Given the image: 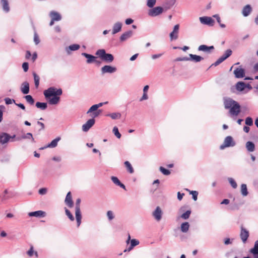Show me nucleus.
<instances>
[{
	"instance_id": "19",
	"label": "nucleus",
	"mask_w": 258,
	"mask_h": 258,
	"mask_svg": "<svg viewBox=\"0 0 258 258\" xmlns=\"http://www.w3.org/2000/svg\"><path fill=\"white\" fill-rule=\"evenodd\" d=\"M1 5L4 12L8 13L10 11L8 0H1Z\"/></svg>"
},
{
	"instance_id": "41",
	"label": "nucleus",
	"mask_w": 258,
	"mask_h": 258,
	"mask_svg": "<svg viewBox=\"0 0 258 258\" xmlns=\"http://www.w3.org/2000/svg\"><path fill=\"white\" fill-rule=\"evenodd\" d=\"M124 165L127 168V170L130 173H133L134 172V169L131 164V163L128 161H125L124 162Z\"/></svg>"
},
{
	"instance_id": "39",
	"label": "nucleus",
	"mask_w": 258,
	"mask_h": 258,
	"mask_svg": "<svg viewBox=\"0 0 258 258\" xmlns=\"http://www.w3.org/2000/svg\"><path fill=\"white\" fill-rule=\"evenodd\" d=\"M108 116H110L112 119H119L121 117V114L118 112L109 113L107 115Z\"/></svg>"
},
{
	"instance_id": "6",
	"label": "nucleus",
	"mask_w": 258,
	"mask_h": 258,
	"mask_svg": "<svg viewBox=\"0 0 258 258\" xmlns=\"http://www.w3.org/2000/svg\"><path fill=\"white\" fill-rule=\"evenodd\" d=\"M200 22L202 24L207 25L210 26H212L214 24V20L209 17H202L199 18Z\"/></svg>"
},
{
	"instance_id": "13",
	"label": "nucleus",
	"mask_w": 258,
	"mask_h": 258,
	"mask_svg": "<svg viewBox=\"0 0 258 258\" xmlns=\"http://www.w3.org/2000/svg\"><path fill=\"white\" fill-rule=\"evenodd\" d=\"M152 215L157 221H159L161 219L162 215V211L161 208L159 207H157Z\"/></svg>"
},
{
	"instance_id": "35",
	"label": "nucleus",
	"mask_w": 258,
	"mask_h": 258,
	"mask_svg": "<svg viewBox=\"0 0 258 258\" xmlns=\"http://www.w3.org/2000/svg\"><path fill=\"white\" fill-rule=\"evenodd\" d=\"M189 227V224L188 222H184L181 225V231L182 232H187Z\"/></svg>"
},
{
	"instance_id": "48",
	"label": "nucleus",
	"mask_w": 258,
	"mask_h": 258,
	"mask_svg": "<svg viewBox=\"0 0 258 258\" xmlns=\"http://www.w3.org/2000/svg\"><path fill=\"white\" fill-rule=\"evenodd\" d=\"M190 213H191V211L188 210V211H186L185 213H184L183 214H182L181 216V217L183 219H187L189 218Z\"/></svg>"
},
{
	"instance_id": "51",
	"label": "nucleus",
	"mask_w": 258,
	"mask_h": 258,
	"mask_svg": "<svg viewBox=\"0 0 258 258\" xmlns=\"http://www.w3.org/2000/svg\"><path fill=\"white\" fill-rule=\"evenodd\" d=\"M232 54V51L230 49H227L225 51L224 54L222 55L225 59L229 57Z\"/></svg>"
},
{
	"instance_id": "59",
	"label": "nucleus",
	"mask_w": 258,
	"mask_h": 258,
	"mask_svg": "<svg viewBox=\"0 0 258 258\" xmlns=\"http://www.w3.org/2000/svg\"><path fill=\"white\" fill-rule=\"evenodd\" d=\"M5 109V106L3 105H0V122L2 121L3 119V110Z\"/></svg>"
},
{
	"instance_id": "26",
	"label": "nucleus",
	"mask_w": 258,
	"mask_h": 258,
	"mask_svg": "<svg viewBox=\"0 0 258 258\" xmlns=\"http://www.w3.org/2000/svg\"><path fill=\"white\" fill-rule=\"evenodd\" d=\"M189 60L193 61L195 62H200L204 59L203 57L196 54H189Z\"/></svg>"
},
{
	"instance_id": "53",
	"label": "nucleus",
	"mask_w": 258,
	"mask_h": 258,
	"mask_svg": "<svg viewBox=\"0 0 258 258\" xmlns=\"http://www.w3.org/2000/svg\"><path fill=\"white\" fill-rule=\"evenodd\" d=\"M139 241L136 239H132L131 240V245L133 246L134 247L139 245Z\"/></svg>"
},
{
	"instance_id": "38",
	"label": "nucleus",
	"mask_w": 258,
	"mask_h": 258,
	"mask_svg": "<svg viewBox=\"0 0 258 258\" xmlns=\"http://www.w3.org/2000/svg\"><path fill=\"white\" fill-rule=\"evenodd\" d=\"M36 106L41 110H45L47 108V104L46 103L37 102L36 103Z\"/></svg>"
},
{
	"instance_id": "33",
	"label": "nucleus",
	"mask_w": 258,
	"mask_h": 258,
	"mask_svg": "<svg viewBox=\"0 0 258 258\" xmlns=\"http://www.w3.org/2000/svg\"><path fill=\"white\" fill-rule=\"evenodd\" d=\"M246 88V84L243 82H238L236 84V89L239 91H242Z\"/></svg>"
},
{
	"instance_id": "47",
	"label": "nucleus",
	"mask_w": 258,
	"mask_h": 258,
	"mask_svg": "<svg viewBox=\"0 0 258 258\" xmlns=\"http://www.w3.org/2000/svg\"><path fill=\"white\" fill-rule=\"evenodd\" d=\"M65 212L66 214L67 215V216L69 217L70 220L72 221L74 220V217L73 215L71 214V212L68 209L66 208Z\"/></svg>"
},
{
	"instance_id": "7",
	"label": "nucleus",
	"mask_w": 258,
	"mask_h": 258,
	"mask_svg": "<svg viewBox=\"0 0 258 258\" xmlns=\"http://www.w3.org/2000/svg\"><path fill=\"white\" fill-rule=\"evenodd\" d=\"M179 28V26L178 24L175 25L174 26L173 31L169 34V37L171 40H176L178 38Z\"/></svg>"
},
{
	"instance_id": "36",
	"label": "nucleus",
	"mask_w": 258,
	"mask_h": 258,
	"mask_svg": "<svg viewBox=\"0 0 258 258\" xmlns=\"http://www.w3.org/2000/svg\"><path fill=\"white\" fill-rule=\"evenodd\" d=\"M21 139H31L33 142H34V139L33 137V136L32 135L31 133H27L25 135H24L23 136H22L21 138H17V140L18 141H19L21 140Z\"/></svg>"
},
{
	"instance_id": "61",
	"label": "nucleus",
	"mask_w": 258,
	"mask_h": 258,
	"mask_svg": "<svg viewBox=\"0 0 258 258\" xmlns=\"http://www.w3.org/2000/svg\"><path fill=\"white\" fill-rule=\"evenodd\" d=\"M148 98V96L147 93H143V95L142 98L140 99V101H142L143 100H147Z\"/></svg>"
},
{
	"instance_id": "22",
	"label": "nucleus",
	"mask_w": 258,
	"mask_h": 258,
	"mask_svg": "<svg viewBox=\"0 0 258 258\" xmlns=\"http://www.w3.org/2000/svg\"><path fill=\"white\" fill-rule=\"evenodd\" d=\"M49 16L53 20L55 21H59L61 19V16L60 14L55 11H51L49 13Z\"/></svg>"
},
{
	"instance_id": "1",
	"label": "nucleus",
	"mask_w": 258,
	"mask_h": 258,
	"mask_svg": "<svg viewBox=\"0 0 258 258\" xmlns=\"http://www.w3.org/2000/svg\"><path fill=\"white\" fill-rule=\"evenodd\" d=\"M62 93L61 89H57L54 87H50L43 92L45 98L51 105H56L59 103L60 100L59 96Z\"/></svg>"
},
{
	"instance_id": "20",
	"label": "nucleus",
	"mask_w": 258,
	"mask_h": 258,
	"mask_svg": "<svg viewBox=\"0 0 258 258\" xmlns=\"http://www.w3.org/2000/svg\"><path fill=\"white\" fill-rule=\"evenodd\" d=\"M107 103L108 102L106 101L104 102H101L98 104L92 105L87 111V114L91 113L92 112L97 110L98 108L102 106L104 104H107Z\"/></svg>"
},
{
	"instance_id": "21",
	"label": "nucleus",
	"mask_w": 258,
	"mask_h": 258,
	"mask_svg": "<svg viewBox=\"0 0 258 258\" xmlns=\"http://www.w3.org/2000/svg\"><path fill=\"white\" fill-rule=\"evenodd\" d=\"M60 140V138L57 137V138H55V139H54L53 140H52L50 142V143L48 144L46 146L41 148V149H44L47 148H54L57 146V143Z\"/></svg>"
},
{
	"instance_id": "18",
	"label": "nucleus",
	"mask_w": 258,
	"mask_h": 258,
	"mask_svg": "<svg viewBox=\"0 0 258 258\" xmlns=\"http://www.w3.org/2000/svg\"><path fill=\"white\" fill-rule=\"evenodd\" d=\"M249 252L253 255V258H258V240L255 241L254 246L249 250Z\"/></svg>"
},
{
	"instance_id": "32",
	"label": "nucleus",
	"mask_w": 258,
	"mask_h": 258,
	"mask_svg": "<svg viewBox=\"0 0 258 258\" xmlns=\"http://www.w3.org/2000/svg\"><path fill=\"white\" fill-rule=\"evenodd\" d=\"M80 45L79 44H72L70 45L68 47L66 48V51L68 53H70V51H75L80 48Z\"/></svg>"
},
{
	"instance_id": "15",
	"label": "nucleus",
	"mask_w": 258,
	"mask_h": 258,
	"mask_svg": "<svg viewBox=\"0 0 258 258\" xmlns=\"http://www.w3.org/2000/svg\"><path fill=\"white\" fill-rule=\"evenodd\" d=\"M133 34V32L132 30H129L124 33H122L120 37V41L121 42H124L130 38Z\"/></svg>"
},
{
	"instance_id": "25",
	"label": "nucleus",
	"mask_w": 258,
	"mask_h": 258,
	"mask_svg": "<svg viewBox=\"0 0 258 258\" xmlns=\"http://www.w3.org/2000/svg\"><path fill=\"white\" fill-rule=\"evenodd\" d=\"M29 216L30 217H43L45 216V213L42 211H37L29 213Z\"/></svg>"
},
{
	"instance_id": "3",
	"label": "nucleus",
	"mask_w": 258,
	"mask_h": 258,
	"mask_svg": "<svg viewBox=\"0 0 258 258\" xmlns=\"http://www.w3.org/2000/svg\"><path fill=\"white\" fill-rule=\"evenodd\" d=\"M235 145V142L233 140V138L231 136H227L226 137L223 143L220 145V149L221 150H223L225 148L229 147H233Z\"/></svg>"
},
{
	"instance_id": "23",
	"label": "nucleus",
	"mask_w": 258,
	"mask_h": 258,
	"mask_svg": "<svg viewBox=\"0 0 258 258\" xmlns=\"http://www.w3.org/2000/svg\"><path fill=\"white\" fill-rule=\"evenodd\" d=\"M21 91L24 94H27L29 92V84L27 82H23L21 87Z\"/></svg>"
},
{
	"instance_id": "28",
	"label": "nucleus",
	"mask_w": 258,
	"mask_h": 258,
	"mask_svg": "<svg viewBox=\"0 0 258 258\" xmlns=\"http://www.w3.org/2000/svg\"><path fill=\"white\" fill-rule=\"evenodd\" d=\"M27 254L29 257H32L33 255L37 258L38 257V253L37 251L34 250V247L32 245H31L29 249L27 251Z\"/></svg>"
},
{
	"instance_id": "46",
	"label": "nucleus",
	"mask_w": 258,
	"mask_h": 258,
	"mask_svg": "<svg viewBox=\"0 0 258 258\" xmlns=\"http://www.w3.org/2000/svg\"><path fill=\"white\" fill-rule=\"evenodd\" d=\"M159 170L164 175H168L170 174V171L169 170L166 169L162 166L159 168Z\"/></svg>"
},
{
	"instance_id": "2",
	"label": "nucleus",
	"mask_w": 258,
	"mask_h": 258,
	"mask_svg": "<svg viewBox=\"0 0 258 258\" xmlns=\"http://www.w3.org/2000/svg\"><path fill=\"white\" fill-rule=\"evenodd\" d=\"M96 54L99 56L102 60L107 62H111L114 59L113 56L111 54L106 53L103 49L98 50Z\"/></svg>"
},
{
	"instance_id": "27",
	"label": "nucleus",
	"mask_w": 258,
	"mask_h": 258,
	"mask_svg": "<svg viewBox=\"0 0 258 258\" xmlns=\"http://www.w3.org/2000/svg\"><path fill=\"white\" fill-rule=\"evenodd\" d=\"M66 204L70 207L72 208L73 206V202L72 201L71 192H69L65 199Z\"/></svg>"
},
{
	"instance_id": "58",
	"label": "nucleus",
	"mask_w": 258,
	"mask_h": 258,
	"mask_svg": "<svg viewBox=\"0 0 258 258\" xmlns=\"http://www.w3.org/2000/svg\"><path fill=\"white\" fill-rule=\"evenodd\" d=\"M22 68L24 70V71L25 72H26L28 71L29 69V64L28 62H24L22 64Z\"/></svg>"
},
{
	"instance_id": "9",
	"label": "nucleus",
	"mask_w": 258,
	"mask_h": 258,
	"mask_svg": "<svg viewBox=\"0 0 258 258\" xmlns=\"http://www.w3.org/2000/svg\"><path fill=\"white\" fill-rule=\"evenodd\" d=\"M101 73L103 74L105 73H113L116 72V68L111 66H104L101 68Z\"/></svg>"
},
{
	"instance_id": "8",
	"label": "nucleus",
	"mask_w": 258,
	"mask_h": 258,
	"mask_svg": "<svg viewBox=\"0 0 258 258\" xmlns=\"http://www.w3.org/2000/svg\"><path fill=\"white\" fill-rule=\"evenodd\" d=\"M95 119L91 118L89 119L85 124L82 125V130L86 132L94 124Z\"/></svg>"
},
{
	"instance_id": "64",
	"label": "nucleus",
	"mask_w": 258,
	"mask_h": 258,
	"mask_svg": "<svg viewBox=\"0 0 258 258\" xmlns=\"http://www.w3.org/2000/svg\"><path fill=\"white\" fill-rule=\"evenodd\" d=\"M133 22H134V21L133 19H132L131 18H128V19H126L125 24L126 25H130V24H131L132 23H133Z\"/></svg>"
},
{
	"instance_id": "5",
	"label": "nucleus",
	"mask_w": 258,
	"mask_h": 258,
	"mask_svg": "<svg viewBox=\"0 0 258 258\" xmlns=\"http://www.w3.org/2000/svg\"><path fill=\"white\" fill-rule=\"evenodd\" d=\"M228 109L229 110V112L231 116H236L240 112V106L237 102H236Z\"/></svg>"
},
{
	"instance_id": "42",
	"label": "nucleus",
	"mask_w": 258,
	"mask_h": 258,
	"mask_svg": "<svg viewBox=\"0 0 258 258\" xmlns=\"http://www.w3.org/2000/svg\"><path fill=\"white\" fill-rule=\"evenodd\" d=\"M25 98L26 101L28 103H29V104H30L31 105L34 104V100L31 95H26L25 96Z\"/></svg>"
},
{
	"instance_id": "49",
	"label": "nucleus",
	"mask_w": 258,
	"mask_h": 258,
	"mask_svg": "<svg viewBox=\"0 0 258 258\" xmlns=\"http://www.w3.org/2000/svg\"><path fill=\"white\" fill-rule=\"evenodd\" d=\"M107 216L109 221L112 220L114 218L113 212L112 211H108L107 212Z\"/></svg>"
},
{
	"instance_id": "17",
	"label": "nucleus",
	"mask_w": 258,
	"mask_h": 258,
	"mask_svg": "<svg viewBox=\"0 0 258 258\" xmlns=\"http://www.w3.org/2000/svg\"><path fill=\"white\" fill-rule=\"evenodd\" d=\"M122 26V24L121 22H117L115 23L112 27V34L114 35L120 32L121 30Z\"/></svg>"
},
{
	"instance_id": "24",
	"label": "nucleus",
	"mask_w": 258,
	"mask_h": 258,
	"mask_svg": "<svg viewBox=\"0 0 258 258\" xmlns=\"http://www.w3.org/2000/svg\"><path fill=\"white\" fill-rule=\"evenodd\" d=\"M214 47L213 46H208L206 45H201L199 46L198 50L202 51L207 53H210L211 50H213Z\"/></svg>"
},
{
	"instance_id": "34",
	"label": "nucleus",
	"mask_w": 258,
	"mask_h": 258,
	"mask_svg": "<svg viewBox=\"0 0 258 258\" xmlns=\"http://www.w3.org/2000/svg\"><path fill=\"white\" fill-rule=\"evenodd\" d=\"M241 194L243 197H246L248 195V192L247 191V186L245 184H242L241 185Z\"/></svg>"
},
{
	"instance_id": "44",
	"label": "nucleus",
	"mask_w": 258,
	"mask_h": 258,
	"mask_svg": "<svg viewBox=\"0 0 258 258\" xmlns=\"http://www.w3.org/2000/svg\"><path fill=\"white\" fill-rule=\"evenodd\" d=\"M80 203H81V199H78L76 202L75 212H81L80 211Z\"/></svg>"
},
{
	"instance_id": "63",
	"label": "nucleus",
	"mask_w": 258,
	"mask_h": 258,
	"mask_svg": "<svg viewBox=\"0 0 258 258\" xmlns=\"http://www.w3.org/2000/svg\"><path fill=\"white\" fill-rule=\"evenodd\" d=\"M184 194L183 193L181 194L180 192H177V198L179 201H181Z\"/></svg>"
},
{
	"instance_id": "10",
	"label": "nucleus",
	"mask_w": 258,
	"mask_h": 258,
	"mask_svg": "<svg viewBox=\"0 0 258 258\" xmlns=\"http://www.w3.org/2000/svg\"><path fill=\"white\" fill-rule=\"evenodd\" d=\"M240 236L241 240L243 243H245L248 237H249V232L243 227H241V231Z\"/></svg>"
},
{
	"instance_id": "11",
	"label": "nucleus",
	"mask_w": 258,
	"mask_h": 258,
	"mask_svg": "<svg viewBox=\"0 0 258 258\" xmlns=\"http://www.w3.org/2000/svg\"><path fill=\"white\" fill-rule=\"evenodd\" d=\"M11 139V136L6 133H2L0 134V143L2 145L7 144Z\"/></svg>"
},
{
	"instance_id": "16",
	"label": "nucleus",
	"mask_w": 258,
	"mask_h": 258,
	"mask_svg": "<svg viewBox=\"0 0 258 258\" xmlns=\"http://www.w3.org/2000/svg\"><path fill=\"white\" fill-rule=\"evenodd\" d=\"M82 55L85 56L87 59V63H91L93 62H98L96 60V57L88 54L87 53L83 52L82 53Z\"/></svg>"
},
{
	"instance_id": "56",
	"label": "nucleus",
	"mask_w": 258,
	"mask_h": 258,
	"mask_svg": "<svg viewBox=\"0 0 258 258\" xmlns=\"http://www.w3.org/2000/svg\"><path fill=\"white\" fill-rule=\"evenodd\" d=\"M5 103L6 104L9 105L11 104L12 103H15V100L14 99H10L9 98H6L5 99Z\"/></svg>"
},
{
	"instance_id": "43",
	"label": "nucleus",
	"mask_w": 258,
	"mask_h": 258,
	"mask_svg": "<svg viewBox=\"0 0 258 258\" xmlns=\"http://www.w3.org/2000/svg\"><path fill=\"white\" fill-rule=\"evenodd\" d=\"M112 132L118 139L121 138V134L119 133L118 128L116 126L113 127Z\"/></svg>"
},
{
	"instance_id": "54",
	"label": "nucleus",
	"mask_w": 258,
	"mask_h": 258,
	"mask_svg": "<svg viewBox=\"0 0 258 258\" xmlns=\"http://www.w3.org/2000/svg\"><path fill=\"white\" fill-rule=\"evenodd\" d=\"M225 59H224V58L223 57V56H221L219 58H218L215 62V63H214V65L215 66H217L218 65H219V64H220L221 62H222L224 60H225Z\"/></svg>"
},
{
	"instance_id": "31",
	"label": "nucleus",
	"mask_w": 258,
	"mask_h": 258,
	"mask_svg": "<svg viewBox=\"0 0 258 258\" xmlns=\"http://www.w3.org/2000/svg\"><path fill=\"white\" fill-rule=\"evenodd\" d=\"M251 12V8L248 5L245 6L242 10V15L244 17L248 16Z\"/></svg>"
},
{
	"instance_id": "62",
	"label": "nucleus",
	"mask_w": 258,
	"mask_h": 258,
	"mask_svg": "<svg viewBox=\"0 0 258 258\" xmlns=\"http://www.w3.org/2000/svg\"><path fill=\"white\" fill-rule=\"evenodd\" d=\"M177 61H188L189 60V57H179L176 58Z\"/></svg>"
},
{
	"instance_id": "14",
	"label": "nucleus",
	"mask_w": 258,
	"mask_h": 258,
	"mask_svg": "<svg viewBox=\"0 0 258 258\" xmlns=\"http://www.w3.org/2000/svg\"><path fill=\"white\" fill-rule=\"evenodd\" d=\"M236 102L230 98L225 97L223 99L224 105L225 109H228L232 107Z\"/></svg>"
},
{
	"instance_id": "12",
	"label": "nucleus",
	"mask_w": 258,
	"mask_h": 258,
	"mask_svg": "<svg viewBox=\"0 0 258 258\" xmlns=\"http://www.w3.org/2000/svg\"><path fill=\"white\" fill-rule=\"evenodd\" d=\"M235 78H242L245 76V71L241 67L237 68L233 72Z\"/></svg>"
},
{
	"instance_id": "52",
	"label": "nucleus",
	"mask_w": 258,
	"mask_h": 258,
	"mask_svg": "<svg viewBox=\"0 0 258 258\" xmlns=\"http://www.w3.org/2000/svg\"><path fill=\"white\" fill-rule=\"evenodd\" d=\"M245 124L247 125L251 126L253 124V120L251 117H247L245 119Z\"/></svg>"
},
{
	"instance_id": "55",
	"label": "nucleus",
	"mask_w": 258,
	"mask_h": 258,
	"mask_svg": "<svg viewBox=\"0 0 258 258\" xmlns=\"http://www.w3.org/2000/svg\"><path fill=\"white\" fill-rule=\"evenodd\" d=\"M34 41L35 44L37 45L39 43L40 40L38 35H37L36 32L34 33Z\"/></svg>"
},
{
	"instance_id": "30",
	"label": "nucleus",
	"mask_w": 258,
	"mask_h": 258,
	"mask_svg": "<svg viewBox=\"0 0 258 258\" xmlns=\"http://www.w3.org/2000/svg\"><path fill=\"white\" fill-rule=\"evenodd\" d=\"M111 179L115 184L119 186L120 187L123 188L124 189H125V185L120 182L117 177L115 176H111Z\"/></svg>"
},
{
	"instance_id": "45",
	"label": "nucleus",
	"mask_w": 258,
	"mask_h": 258,
	"mask_svg": "<svg viewBox=\"0 0 258 258\" xmlns=\"http://www.w3.org/2000/svg\"><path fill=\"white\" fill-rule=\"evenodd\" d=\"M228 180L233 188H236L237 186V183L231 177L228 178Z\"/></svg>"
},
{
	"instance_id": "57",
	"label": "nucleus",
	"mask_w": 258,
	"mask_h": 258,
	"mask_svg": "<svg viewBox=\"0 0 258 258\" xmlns=\"http://www.w3.org/2000/svg\"><path fill=\"white\" fill-rule=\"evenodd\" d=\"M190 194L192 195V198H193L194 200L197 201V199H198V192L196 191H191L190 192Z\"/></svg>"
},
{
	"instance_id": "29",
	"label": "nucleus",
	"mask_w": 258,
	"mask_h": 258,
	"mask_svg": "<svg viewBox=\"0 0 258 258\" xmlns=\"http://www.w3.org/2000/svg\"><path fill=\"white\" fill-rule=\"evenodd\" d=\"M245 147L247 150L249 152H253L255 150V145L254 143L251 141H248L246 143Z\"/></svg>"
},
{
	"instance_id": "40",
	"label": "nucleus",
	"mask_w": 258,
	"mask_h": 258,
	"mask_svg": "<svg viewBox=\"0 0 258 258\" xmlns=\"http://www.w3.org/2000/svg\"><path fill=\"white\" fill-rule=\"evenodd\" d=\"M33 76L34 77L35 86L37 88L39 85L40 78L35 73H33Z\"/></svg>"
},
{
	"instance_id": "4",
	"label": "nucleus",
	"mask_w": 258,
	"mask_h": 258,
	"mask_svg": "<svg viewBox=\"0 0 258 258\" xmlns=\"http://www.w3.org/2000/svg\"><path fill=\"white\" fill-rule=\"evenodd\" d=\"M163 12V8L161 7H156L149 9L148 11V15L150 17H155L161 14Z\"/></svg>"
},
{
	"instance_id": "60",
	"label": "nucleus",
	"mask_w": 258,
	"mask_h": 258,
	"mask_svg": "<svg viewBox=\"0 0 258 258\" xmlns=\"http://www.w3.org/2000/svg\"><path fill=\"white\" fill-rule=\"evenodd\" d=\"M39 194L40 195H45L47 192V189L45 188H42L39 190Z\"/></svg>"
},
{
	"instance_id": "50",
	"label": "nucleus",
	"mask_w": 258,
	"mask_h": 258,
	"mask_svg": "<svg viewBox=\"0 0 258 258\" xmlns=\"http://www.w3.org/2000/svg\"><path fill=\"white\" fill-rule=\"evenodd\" d=\"M156 0H147V5L148 7L152 8L156 4Z\"/></svg>"
},
{
	"instance_id": "37",
	"label": "nucleus",
	"mask_w": 258,
	"mask_h": 258,
	"mask_svg": "<svg viewBox=\"0 0 258 258\" xmlns=\"http://www.w3.org/2000/svg\"><path fill=\"white\" fill-rule=\"evenodd\" d=\"M75 216L77 223V227H79L81 224L82 215L81 212H75Z\"/></svg>"
}]
</instances>
